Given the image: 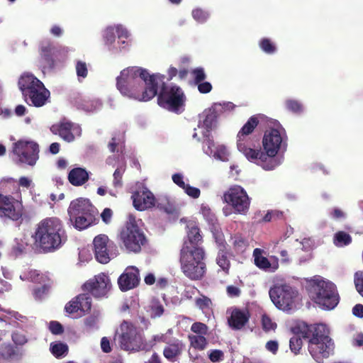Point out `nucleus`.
<instances>
[{
    "instance_id": "1",
    "label": "nucleus",
    "mask_w": 363,
    "mask_h": 363,
    "mask_svg": "<svg viewBox=\"0 0 363 363\" xmlns=\"http://www.w3.org/2000/svg\"><path fill=\"white\" fill-rule=\"evenodd\" d=\"M160 74H150L146 69L130 67L121 72L117 88L123 95L140 101H147L157 94Z\"/></svg>"
},
{
    "instance_id": "2",
    "label": "nucleus",
    "mask_w": 363,
    "mask_h": 363,
    "mask_svg": "<svg viewBox=\"0 0 363 363\" xmlns=\"http://www.w3.org/2000/svg\"><path fill=\"white\" fill-rule=\"evenodd\" d=\"M287 135L285 129L278 122H274L264 132L262 146L264 152L255 147L254 158L249 161L260 166L266 171H271L283 162V156L278 155L284 152L287 148Z\"/></svg>"
},
{
    "instance_id": "3",
    "label": "nucleus",
    "mask_w": 363,
    "mask_h": 363,
    "mask_svg": "<svg viewBox=\"0 0 363 363\" xmlns=\"http://www.w3.org/2000/svg\"><path fill=\"white\" fill-rule=\"evenodd\" d=\"M33 238L35 245L45 252L60 248L66 240L62 221L56 217L42 220L37 225Z\"/></svg>"
},
{
    "instance_id": "4",
    "label": "nucleus",
    "mask_w": 363,
    "mask_h": 363,
    "mask_svg": "<svg viewBox=\"0 0 363 363\" xmlns=\"http://www.w3.org/2000/svg\"><path fill=\"white\" fill-rule=\"evenodd\" d=\"M307 289L311 300L323 309H333L339 302L335 285L320 276L308 281Z\"/></svg>"
},
{
    "instance_id": "5",
    "label": "nucleus",
    "mask_w": 363,
    "mask_h": 363,
    "mask_svg": "<svg viewBox=\"0 0 363 363\" xmlns=\"http://www.w3.org/2000/svg\"><path fill=\"white\" fill-rule=\"evenodd\" d=\"M205 252L202 247H190L184 242L180 250L179 262L183 274L191 280L201 279L206 271Z\"/></svg>"
},
{
    "instance_id": "6",
    "label": "nucleus",
    "mask_w": 363,
    "mask_h": 363,
    "mask_svg": "<svg viewBox=\"0 0 363 363\" xmlns=\"http://www.w3.org/2000/svg\"><path fill=\"white\" fill-rule=\"evenodd\" d=\"M328 333L329 330L325 324L320 323L312 326L308 349L311 357L318 363H322L333 352L334 344Z\"/></svg>"
},
{
    "instance_id": "7",
    "label": "nucleus",
    "mask_w": 363,
    "mask_h": 363,
    "mask_svg": "<svg viewBox=\"0 0 363 363\" xmlns=\"http://www.w3.org/2000/svg\"><path fill=\"white\" fill-rule=\"evenodd\" d=\"M18 86L23 95L28 97L36 107L44 106L50 97V91L43 83L30 73L23 74L18 80Z\"/></svg>"
},
{
    "instance_id": "8",
    "label": "nucleus",
    "mask_w": 363,
    "mask_h": 363,
    "mask_svg": "<svg viewBox=\"0 0 363 363\" xmlns=\"http://www.w3.org/2000/svg\"><path fill=\"white\" fill-rule=\"evenodd\" d=\"M162 82L159 83L157 91L158 104L170 111L179 112L183 110L185 101V96L180 87L177 86H166L164 84V75L160 74Z\"/></svg>"
},
{
    "instance_id": "9",
    "label": "nucleus",
    "mask_w": 363,
    "mask_h": 363,
    "mask_svg": "<svg viewBox=\"0 0 363 363\" xmlns=\"http://www.w3.org/2000/svg\"><path fill=\"white\" fill-rule=\"evenodd\" d=\"M118 342L120 347L128 352H138L145 349L143 337L131 323L124 320L120 325Z\"/></svg>"
},
{
    "instance_id": "10",
    "label": "nucleus",
    "mask_w": 363,
    "mask_h": 363,
    "mask_svg": "<svg viewBox=\"0 0 363 363\" xmlns=\"http://www.w3.org/2000/svg\"><path fill=\"white\" fill-rule=\"evenodd\" d=\"M269 294L276 307L284 311L294 308L298 298V291L286 284L274 285L269 289Z\"/></svg>"
},
{
    "instance_id": "11",
    "label": "nucleus",
    "mask_w": 363,
    "mask_h": 363,
    "mask_svg": "<svg viewBox=\"0 0 363 363\" xmlns=\"http://www.w3.org/2000/svg\"><path fill=\"white\" fill-rule=\"evenodd\" d=\"M12 158L17 164L33 167L39 159V146L32 140H18L13 144Z\"/></svg>"
},
{
    "instance_id": "12",
    "label": "nucleus",
    "mask_w": 363,
    "mask_h": 363,
    "mask_svg": "<svg viewBox=\"0 0 363 363\" xmlns=\"http://www.w3.org/2000/svg\"><path fill=\"white\" fill-rule=\"evenodd\" d=\"M258 124L256 116H252L242 127L237 135V148L249 161L254 158L252 154L255 153V145L249 136Z\"/></svg>"
},
{
    "instance_id": "13",
    "label": "nucleus",
    "mask_w": 363,
    "mask_h": 363,
    "mask_svg": "<svg viewBox=\"0 0 363 363\" xmlns=\"http://www.w3.org/2000/svg\"><path fill=\"white\" fill-rule=\"evenodd\" d=\"M121 239L129 252L137 253L140 251L142 245L145 242L143 233L135 224L134 220H130L121 233Z\"/></svg>"
},
{
    "instance_id": "14",
    "label": "nucleus",
    "mask_w": 363,
    "mask_h": 363,
    "mask_svg": "<svg viewBox=\"0 0 363 363\" xmlns=\"http://www.w3.org/2000/svg\"><path fill=\"white\" fill-rule=\"evenodd\" d=\"M224 201L230 204L235 212L245 213L250 206V199L245 190L240 186H233L224 194Z\"/></svg>"
},
{
    "instance_id": "15",
    "label": "nucleus",
    "mask_w": 363,
    "mask_h": 363,
    "mask_svg": "<svg viewBox=\"0 0 363 363\" xmlns=\"http://www.w3.org/2000/svg\"><path fill=\"white\" fill-rule=\"evenodd\" d=\"M23 215V205L21 201L11 196L0 194V217L18 220Z\"/></svg>"
},
{
    "instance_id": "16",
    "label": "nucleus",
    "mask_w": 363,
    "mask_h": 363,
    "mask_svg": "<svg viewBox=\"0 0 363 363\" xmlns=\"http://www.w3.org/2000/svg\"><path fill=\"white\" fill-rule=\"evenodd\" d=\"M130 35L128 30L121 25L108 27L104 34L106 44L110 49H123L125 47L124 39H128Z\"/></svg>"
},
{
    "instance_id": "17",
    "label": "nucleus",
    "mask_w": 363,
    "mask_h": 363,
    "mask_svg": "<svg viewBox=\"0 0 363 363\" xmlns=\"http://www.w3.org/2000/svg\"><path fill=\"white\" fill-rule=\"evenodd\" d=\"M93 245L95 257L99 262L106 264L114 256V254L112 253V250L115 246L106 235L96 236L94 239Z\"/></svg>"
},
{
    "instance_id": "18",
    "label": "nucleus",
    "mask_w": 363,
    "mask_h": 363,
    "mask_svg": "<svg viewBox=\"0 0 363 363\" xmlns=\"http://www.w3.org/2000/svg\"><path fill=\"white\" fill-rule=\"evenodd\" d=\"M111 283L109 277L104 273H101L93 279L84 284L85 290L89 291L96 298L105 297L111 289Z\"/></svg>"
},
{
    "instance_id": "19",
    "label": "nucleus",
    "mask_w": 363,
    "mask_h": 363,
    "mask_svg": "<svg viewBox=\"0 0 363 363\" xmlns=\"http://www.w3.org/2000/svg\"><path fill=\"white\" fill-rule=\"evenodd\" d=\"M50 130L52 133L59 135L64 140L69 143L74 141L76 137H79L82 133L79 125L72 123L65 119L58 124L52 125Z\"/></svg>"
},
{
    "instance_id": "20",
    "label": "nucleus",
    "mask_w": 363,
    "mask_h": 363,
    "mask_svg": "<svg viewBox=\"0 0 363 363\" xmlns=\"http://www.w3.org/2000/svg\"><path fill=\"white\" fill-rule=\"evenodd\" d=\"M202 148L206 155L216 160L221 162L229 160L230 151L227 146L215 143L211 138L203 140Z\"/></svg>"
},
{
    "instance_id": "21",
    "label": "nucleus",
    "mask_w": 363,
    "mask_h": 363,
    "mask_svg": "<svg viewBox=\"0 0 363 363\" xmlns=\"http://www.w3.org/2000/svg\"><path fill=\"white\" fill-rule=\"evenodd\" d=\"M312 326L313 325H308L302 322L297 323L296 325L293 328L294 335L291 337L289 341V346L292 352L296 354L299 352L303 345L302 337L310 339Z\"/></svg>"
},
{
    "instance_id": "22",
    "label": "nucleus",
    "mask_w": 363,
    "mask_h": 363,
    "mask_svg": "<svg viewBox=\"0 0 363 363\" xmlns=\"http://www.w3.org/2000/svg\"><path fill=\"white\" fill-rule=\"evenodd\" d=\"M91 306V298L88 294H80L65 306V311L74 314V317H82L89 311Z\"/></svg>"
},
{
    "instance_id": "23",
    "label": "nucleus",
    "mask_w": 363,
    "mask_h": 363,
    "mask_svg": "<svg viewBox=\"0 0 363 363\" xmlns=\"http://www.w3.org/2000/svg\"><path fill=\"white\" fill-rule=\"evenodd\" d=\"M217 118L218 117L210 109V108L206 109L200 116L198 128L194 130L195 133L193 134V138H198V133L196 131H199L204 139L209 138L211 132L215 126Z\"/></svg>"
},
{
    "instance_id": "24",
    "label": "nucleus",
    "mask_w": 363,
    "mask_h": 363,
    "mask_svg": "<svg viewBox=\"0 0 363 363\" xmlns=\"http://www.w3.org/2000/svg\"><path fill=\"white\" fill-rule=\"evenodd\" d=\"M140 279L139 269L135 266H129L119 277L118 284L121 291H126L136 287Z\"/></svg>"
},
{
    "instance_id": "25",
    "label": "nucleus",
    "mask_w": 363,
    "mask_h": 363,
    "mask_svg": "<svg viewBox=\"0 0 363 363\" xmlns=\"http://www.w3.org/2000/svg\"><path fill=\"white\" fill-rule=\"evenodd\" d=\"M131 198L134 207L139 211L150 208L155 204V196L145 187L134 192Z\"/></svg>"
},
{
    "instance_id": "26",
    "label": "nucleus",
    "mask_w": 363,
    "mask_h": 363,
    "mask_svg": "<svg viewBox=\"0 0 363 363\" xmlns=\"http://www.w3.org/2000/svg\"><path fill=\"white\" fill-rule=\"evenodd\" d=\"M67 211L69 217H76L80 215H94L95 208L89 199L79 198L71 202Z\"/></svg>"
},
{
    "instance_id": "27",
    "label": "nucleus",
    "mask_w": 363,
    "mask_h": 363,
    "mask_svg": "<svg viewBox=\"0 0 363 363\" xmlns=\"http://www.w3.org/2000/svg\"><path fill=\"white\" fill-rule=\"evenodd\" d=\"M263 250L259 248H255L253 251V257L255 265L266 272H274L279 267L278 259L275 257H271L270 259L262 255Z\"/></svg>"
},
{
    "instance_id": "28",
    "label": "nucleus",
    "mask_w": 363,
    "mask_h": 363,
    "mask_svg": "<svg viewBox=\"0 0 363 363\" xmlns=\"http://www.w3.org/2000/svg\"><path fill=\"white\" fill-rule=\"evenodd\" d=\"M184 350V345L178 340L174 339L168 342L163 350L164 357L169 362H176Z\"/></svg>"
},
{
    "instance_id": "29",
    "label": "nucleus",
    "mask_w": 363,
    "mask_h": 363,
    "mask_svg": "<svg viewBox=\"0 0 363 363\" xmlns=\"http://www.w3.org/2000/svg\"><path fill=\"white\" fill-rule=\"evenodd\" d=\"M248 313L239 309H234L228 319L229 326L234 330L241 329L248 321Z\"/></svg>"
},
{
    "instance_id": "30",
    "label": "nucleus",
    "mask_w": 363,
    "mask_h": 363,
    "mask_svg": "<svg viewBox=\"0 0 363 363\" xmlns=\"http://www.w3.org/2000/svg\"><path fill=\"white\" fill-rule=\"evenodd\" d=\"M89 172L84 168L72 169L68 174L69 182L75 186H82L89 179Z\"/></svg>"
},
{
    "instance_id": "31",
    "label": "nucleus",
    "mask_w": 363,
    "mask_h": 363,
    "mask_svg": "<svg viewBox=\"0 0 363 363\" xmlns=\"http://www.w3.org/2000/svg\"><path fill=\"white\" fill-rule=\"evenodd\" d=\"M188 245L190 247H197L196 245L202 240L199 228L196 223L194 220H189L186 225Z\"/></svg>"
},
{
    "instance_id": "32",
    "label": "nucleus",
    "mask_w": 363,
    "mask_h": 363,
    "mask_svg": "<svg viewBox=\"0 0 363 363\" xmlns=\"http://www.w3.org/2000/svg\"><path fill=\"white\" fill-rule=\"evenodd\" d=\"M22 281H30L32 282L44 284L50 282V279L46 274L40 273L37 270L30 269L20 276Z\"/></svg>"
},
{
    "instance_id": "33",
    "label": "nucleus",
    "mask_w": 363,
    "mask_h": 363,
    "mask_svg": "<svg viewBox=\"0 0 363 363\" xmlns=\"http://www.w3.org/2000/svg\"><path fill=\"white\" fill-rule=\"evenodd\" d=\"M94 219V215H80L76 217H69L74 227L78 230H84L89 227Z\"/></svg>"
},
{
    "instance_id": "34",
    "label": "nucleus",
    "mask_w": 363,
    "mask_h": 363,
    "mask_svg": "<svg viewBox=\"0 0 363 363\" xmlns=\"http://www.w3.org/2000/svg\"><path fill=\"white\" fill-rule=\"evenodd\" d=\"M235 108L232 102L214 103L210 109L218 117L223 114L228 113Z\"/></svg>"
},
{
    "instance_id": "35",
    "label": "nucleus",
    "mask_w": 363,
    "mask_h": 363,
    "mask_svg": "<svg viewBox=\"0 0 363 363\" xmlns=\"http://www.w3.org/2000/svg\"><path fill=\"white\" fill-rule=\"evenodd\" d=\"M227 251L222 248L218 249V253L216 257V263L220 268L225 273L228 274L230 269V260L227 255Z\"/></svg>"
},
{
    "instance_id": "36",
    "label": "nucleus",
    "mask_w": 363,
    "mask_h": 363,
    "mask_svg": "<svg viewBox=\"0 0 363 363\" xmlns=\"http://www.w3.org/2000/svg\"><path fill=\"white\" fill-rule=\"evenodd\" d=\"M50 350L55 357L60 358L67 354L68 346L67 344L61 342H54L50 344Z\"/></svg>"
},
{
    "instance_id": "37",
    "label": "nucleus",
    "mask_w": 363,
    "mask_h": 363,
    "mask_svg": "<svg viewBox=\"0 0 363 363\" xmlns=\"http://www.w3.org/2000/svg\"><path fill=\"white\" fill-rule=\"evenodd\" d=\"M189 340L192 347L198 350L206 349L208 342L204 335H189Z\"/></svg>"
},
{
    "instance_id": "38",
    "label": "nucleus",
    "mask_w": 363,
    "mask_h": 363,
    "mask_svg": "<svg viewBox=\"0 0 363 363\" xmlns=\"http://www.w3.org/2000/svg\"><path fill=\"white\" fill-rule=\"evenodd\" d=\"M100 315L99 313H94L84 320L85 330L91 332L99 328Z\"/></svg>"
},
{
    "instance_id": "39",
    "label": "nucleus",
    "mask_w": 363,
    "mask_h": 363,
    "mask_svg": "<svg viewBox=\"0 0 363 363\" xmlns=\"http://www.w3.org/2000/svg\"><path fill=\"white\" fill-rule=\"evenodd\" d=\"M124 146V137L123 134L113 136L108 144V147L111 152L121 151Z\"/></svg>"
},
{
    "instance_id": "40",
    "label": "nucleus",
    "mask_w": 363,
    "mask_h": 363,
    "mask_svg": "<svg viewBox=\"0 0 363 363\" xmlns=\"http://www.w3.org/2000/svg\"><path fill=\"white\" fill-rule=\"evenodd\" d=\"M352 238L349 234L345 232L340 231L334 236V243L337 247H343L350 244Z\"/></svg>"
},
{
    "instance_id": "41",
    "label": "nucleus",
    "mask_w": 363,
    "mask_h": 363,
    "mask_svg": "<svg viewBox=\"0 0 363 363\" xmlns=\"http://www.w3.org/2000/svg\"><path fill=\"white\" fill-rule=\"evenodd\" d=\"M230 242L237 252H242L246 247V241L242 235L235 234L231 237Z\"/></svg>"
},
{
    "instance_id": "42",
    "label": "nucleus",
    "mask_w": 363,
    "mask_h": 363,
    "mask_svg": "<svg viewBox=\"0 0 363 363\" xmlns=\"http://www.w3.org/2000/svg\"><path fill=\"white\" fill-rule=\"evenodd\" d=\"M101 102L99 99L85 101L82 104V108L86 112H94L101 107Z\"/></svg>"
},
{
    "instance_id": "43",
    "label": "nucleus",
    "mask_w": 363,
    "mask_h": 363,
    "mask_svg": "<svg viewBox=\"0 0 363 363\" xmlns=\"http://www.w3.org/2000/svg\"><path fill=\"white\" fill-rule=\"evenodd\" d=\"M211 231L213 233L215 241L218 246V248L225 250V241L223 233L218 228L214 225H213Z\"/></svg>"
},
{
    "instance_id": "44",
    "label": "nucleus",
    "mask_w": 363,
    "mask_h": 363,
    "mask_svg": "<svg viewBox=\"0 0 363 363\" xmlns=\"http://www.w3.org/2000/svg\"><path fill=\"white\" fill-rule=\"evenodd\" d=\"M125 172V167L120 166L118 167L113 173V186L114 188H121L123 186L122 177Z\"/></svg>"
},
{
    "instance_id": "45",
    "label": "nucleus",
    "mask_w": 363,
    "mask_h": 363,
    "mask_svg": "<svg viewBox=\"0 0 363 363\" xmlns=\"http://www.w3.org/2000/svg\"><path fill=\"white\" fill-rule=\"evenodd\" d=\"M192 16L198 23H203L208 18L209 13L202 9H196L192 11Z\"/></svg>"
},
{
    "instance_id": "46",
    "label": "nucleus",
    "mask_w": 363,
    "mask_h": 363,
    "mask_svg": "<svg viewBox=\"0 0 363 363\" xmlns=\"http://www.w3.org/2000/svg\"><path fill=\"white\" fill-rule=\"evenodd\" d=\"M262 325L263 330L267 332L274 330L277 328V323L266 314L262 316Z\"/></svg>"
},
{
    "instance_id": "47",
    "label": "nucleus",
    "mask_w": 363,
    "mask_h": 363,
    "mask_svg": "<svg viewBox=\"0 0 363 363\" xmlns=\"http://www.w3.org/2000/svg\"><path fill=\"white\" fill-rule=\"evenodd\" d=\"M75 69L79 80L84 79L87 76L88 69L84 62L78 60L76 63Z\"/></svg>"
},
{
    "instance_id": "48",
    "label": "nucleus",
    "mask_w": 363,
    "mask_h": 363,
    "mask_svg": "<svg viewBox=\"0 0 363 363\" xmlns=\"http://www.w3.org/2000/svg\"><path fill=\"white\" fill-rule=\"evenodd\" d=\"M354 283L357 292L363 297V271L354 274Z\"/></svg>"
},
{
    "instance_id": "49",
    "label": "nucleus",
    "mask_w": 363,
    "mask_h": 363,
    "mask_svg": "<svg viewBox=\"0 0 363 363\" xmlns=\"http://www.w3.org/2000/svg\"><path fill=\"white\" fill-rule=\"evenodd\" d=\"M191 330L197 334L196 335H206L208 333V327L201 322H196L191 326Z\"/></svg>"
},
{
    "instance_id": "50",
    "label": "nucleus",
    "mask_w": 363,
    "mask_h": 363,
    "mask_svg": "<svg viewBox=\"0 0 363 363\" xmlns=\"http://www.w3.org/2000/svg\"><path fill=\"white\" fill-rule=\"evenodd\" d=\"M164 313V307L158 301H152L150 306V315L152 318L161 316Z\"/></svg>"
},
{
    "instance_id": "51",
    "label": "nucleus",
    "mask_w": 363,
    "mask_h": 363,
    "mask_svg": "<svg viewBox=\"0 0 363 363\" xmlns=\"http://www.w3.org/2000/svg\"><path fill=\"white\" fill-rule=\"evenodd\" d=\"M259 45L261 49L266 53L272 54L276 51L275 45L269 39H262Z\"/></svg>"
},
{
    "instance_id": "52",
    "label": "nucleus",
    "mask_w": 363,
    "mask_h": 363,
    "mask_svg": "<svg viewBox=\"0 0 363 363\" xmlns=\"http://www.w3.org/2000/svg\"><path fill=\"white\" fill-rule=\"evenodd\" d=\"M286 106L288 110L294 113H300L303 109L302 104L299 101L292 99L286 101Z\"/></svg>"
},
{
    "instance_id": "53",
    "label": "nucleus",
    "mask_w": 363,
    "mask_h": 363,
    "mask_svg": "<svg viewBox=\"0 0 363 363\" xmlns=\"http://www.w3.org/2000/svg\"><path fill=\"white\" fill-rule=\"evenodd\" d=\"M195 84H199L201 82H203L206 79V74L203 68L197 67L194 69L191 72Z\"/></svg>"
},
{
    "instance_id": "54",
    "label": "nucleus",
    "mask_w": 363,
    "mask_h": 363,
    "mask_svg": "<svg viewBox=\"0 0 363 363\" xmlns=\"http://www.w3.org/2000/svg\"><path fill=\"white\" fill-rule=\"evenodd\" d=\"M50 282L43 284L40 287L34 289L33 295L36 299H41L48 292Z\"/></svg>"
},
{
    "instance_id": "55",
    "label": "nucleus",
    "mask_w": 363,
    "mask_h": 363,
    "mask_svg": "<svg viewBox=\"0 0 363 363\" xmlns=\"http://www.w3.org/2000/svg\"><path fill=\"white\" fill-rule=\"evenodd\" d=\"M223 352L219 350H211L208 354V357L213 362H218L223 360Z\"/></svg>"
},
{
    "instance_id": "56",
    "label": "nucleus",
    "mask_w": 363,
    "mask_h": 363,
    "mask_svg": "<svg viewBox=\"0 0 363 363\" xmlns=\"http://www.w3.org/2000/svg\"><path fill=\"white\" fill-rule=\"evenodd\" d=\"M184 192L191 198L197 199L199 197L201 191L199 189L190 186L187 184L184 189Z\"/></svg>"
},
{
    "instance_id": "57",
    "label": "nucleus",
    "mask_w": 363,
    "mask_h": 363,
    "mask_svg": "<svg viewBox=\"0 0 363 363\" xmlns=\"http://www.w3.org/2000/svg\"><path fill=\"white\" fill-rule=\"evenodd\" d=\"M196 304L200 309L204 310L210 308L211 301L206 296H202L196 300Z\"/></svg>"
},
{
    "instance_id": "58",
    "label": "nucleus",
    "mask_w": 363,
    "mask_h": 363,
    "mask_svg": "<svg viewBox=\"0 0 363 363\" xmlns=\"http://www.w3.org/2000/svg\"><path fill=\"white\" fill-rule=\"evenodd\" d=\"M201 211L207 220L211 222L212 223L215 221V216L208 206L202 205Z\"/></svg>"
},
{
    "instance_id": "59",
    "label": "nucleus",
    "mask_w": 363,
    "mask_h": 363,
    "mask_svg": "<svg viewBox=\"0 0 363 363\" xmlns=\"http://www.w3.org/2000/svg\"><path fill=\"white\" fill-rule=\"evenodd\" d=\"M12 340L16 345H24L27 342L26 337L18 332H14L12 334Z\"/></svg>"
},
{
    "instance_id": "60",
    "label": "nucleus",
    "mask_w": 363,
    "mask_h": 363,
    "mask_svg": "<svg viewBox=\"0 0 363 363\" xmlns=\"http://www.w3.org/2000/svg\"><path fill=\"white\" fill-rule=\"evenodd\" d=\"M172 181L175 184L182 188V189L187 185L184 182V175L180 173H177L172 175Z\"/></svg>"
},
{
    "instance_id": "61",
    "label": "nucleus",
    "mask_w": 363,
    "mask_h": 363,
    "mask_svg": "<svg viewBox=\"0 0 363 363\" xmlns=\"http://www.w3.org/2000/svg\"><path fill=\"white\" fill-rule=\"evenodd\" d=\"M49 329L55 335H59L63 331L62 325L56 321H51L50 323Z\"/></svg>"
},
{
    "instance_id": "62",
    "label": "nucleus",
    "mask_w": 363,
    "mask_h": 363,
    "mask_svg": "<svg viewBox=\"0 0 363 363\" xmlns=\"http://www.w3.org/2000/svg\"><path fill=\"white\" fill-rule=\"evenodd\" d=\"M113 216V211L111 208H105L101 214L102 220L106 223L108 224L111 223Z\"/></svg>"
},
{
    "instance_id": "63",
    "label": "nucleus",
    "mask_w": 363,
    "mask_h": 363,
    "mask_svg": "<svg viewBox=\"0 0 363 363\" xmlns=\"http://www.w3.org/2000/svg\"><path fill=\"white\" fill-rule=\"evenodd\" d=\"M197 85L199 92L202 94H207L210 92L212 89V86L211 83L207 82H201L199 84H197Z\"/></svg>"
},
{
    "instance_id": "64",
    "label": "nucleus",
    "mask_w": 363,
    "mask_h": 363,
    "mask_svg": "<svg viewBox=\"0 0 363 363\" xmlns=\"http://www.w3.org/2000/svg\"><path fill=\"white\" fill-rule=\"evenodd\" d=\"M18 184L20 186L29 189L31 186H33V181L31 179L27 177H21L19 178Z\"/></svg>"
}]
</instances>
